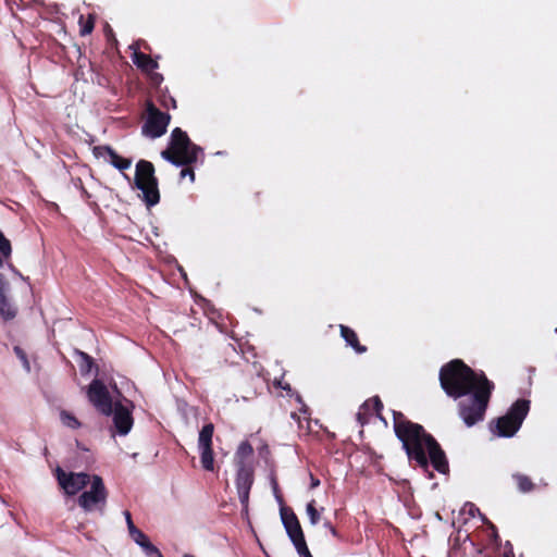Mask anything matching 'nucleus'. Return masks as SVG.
Instances as JSON below:
<instances>
[{
	"instance_id": "obj_1",
	"label": "nucleus",
	"mask_w": 557,
	"mask_h": 557,
	"mask_svg": "<svg viewBox=\"0 0 557 557\" xmlns=\"http://www.w3.org/2000/svg\"><path fill=\"white\" fill-rule=\"evenodd\" d=\"M442 389L453 399H460L458 413L468 428L485 418L495 388L483 371H474L461 359L442 366L438 374Z\"/></svg>"
},
{
	"instance_id": "obj_2",
	"label": "nucleus",
	"mask_w": 557,
	"mask_h": 557,
	"mask_svg": "<svg viewBox=\"0 0 557 557\" xmlns=\"http://www.w3.org/2000/svg\"><path fill=\"white\" fill-rule=\"evenodd\" d=\"M393 426L408 459L416 461L419 467L426 470L429 459L425 447L429 444V438L433 436L421 424L410 421L403 412L396 410H393Z\"/></svg>"
},
{
	"instance_id": "obj_3",
	"label": "nucleus",
	"mask_w": 557,
	"mask_h": 557,
	"mask_svg": "<svg viewBox=\"0 0 557 557\" xmlns=\"http://www.w3.org/2000/svg\"><path fill=\"white\" fill-rule=\"evenodd\" d=\"M135 186L143 193V199L147 207H153L159 203L158 178L154 175V166L150 161L139 160L137 162Z\"/></svg>"
},
{
	"instance_id": "obj_4",
	"label": "nucleus",
	"mask_w": 557,
	"mask_h": 557,
	"mask_svg": "<svg viewBox=\"0 0 557 557\" xmlns=\"http://www.w3.org/2000/svg\"><path fill=\"white\" fill-rule=\"evenodd\" d=\"M530 410V400L520 398L508 409L506 414L495 421L494 433L502 437H511L521 428L523 420Z\"/></svg>"
},
{
	"instance_id": "obj_5",
	"label": "nucleus",
	"mask_w": 557,
	"mask_h": 557,
	"mask_svg": "<svg viewBox=\"0 0 557 557\" xmlns=\"http://www.w3.org/2000/svg\"><path fill=\"white\" fill-rule=\"evenodd\" d=\"M89 483L90 488L78 496L77 503L86 512L99 510L102 513L107 505L109 492L102 478L98 474L91 475Z\"/></svg>"
},
{
	"instance_id": "obj_6",
	"label": "nucleus",
	"mask_w": 557,
	"mask_h": 557,
	"mask_svg": "<svg viewBox=\"0 0 557 557\" xmlns=\"http://www.w3.org/2000/svg\"><path fill=\"white\" fill-rule=\"evenodd\" d=\"M200 151L201 148L194 141H170L161 156L175 165H190L197 161Z\"/></svg>"
},
{
	"instance_id": "obj_7",
	"label": "nucleus",
	"mask_w": 557,
	"mask_h": 557,
	"mask_svg": "<svg viewBox=\"0 0 557 557\" xmlns=\"http://www.w3.org/2000/svg\"><path fill=\"white\" fill-rule=\"evenodd\" d=\"M88 400L103 416H111L114 403L107 388L100 380H94L87 391Z\"/></svg>"
},
{
	"instance_id": "obj_8",
	"label": "nucleus",
	"mask_w": 557,
	"mask_h": 557,
	"mask_svg": "<svg viewBox=\"0 0 557 557\" xmlns=\"http://www.w3.org/2000/svg\"><path fill=\"white\" fill-rule=\"evenodd\" d=\"M133 401L124 398V403L115 401L112 407L113 424L117 434L125 436L129 433L134 424Z\"/></svg>"
},
{
	"instance_id": "obj_9",
	"label": "nucleus",
	"mask_w": 557,
	"mask_h": 557,
	"mask_svg": "<svg viewBox=\"0 0 557 557\" xmlns=\"http://www.w3.org/2000/svg\"><path fill=\"white\" fill-rule=\"evenodd\" d=\"M55 476L59 485L64 490V492L72 496L77 494L84 487H86L90 480L91 475L85 472H70L66 473L62 468L58 467L55 469Z\"/></svg>"
},
{
	"instance_id": "obj_10",
	"label": "nucleus",
	"mask_w": 557,
	"mask_h": 557,
	"mask_svg": "<svg viewBox=\"0 0 557 557\" xmlns=\"http://www.w3.org/2000/svg\"><path fill=\"white\" fill-rule=\"evenodd\" d=\"M170 122V115L161 112L152 104L148 108V116L143 126V133L152 138L161 137Z\"/></svg>"
},
{
	"instance_id": "obj_11",
	"label": "nucleus",
	"mask_w": 557,
	"mask_h": 557,
	"mask_svg": "<svg viewBox=\"0 0 557 557\" xmlns=\"http://www.w3.org/2000/svg\"><path fill=\"white\" fill-rule=\"evenodd\" d=\"M235 483L243 509L247 510L249 504V494L253 484V471L250 468L240 465L237 470Z\"/></svg>"
},
{
	"instance_id": "obj_12",
	"label": "nucleus",
	"mask_w": 557,
	"mask_h": 557,
	"mask_svg": "<svg viewBox=\"0 0 557 557\" xmlns=\"http://www.w3.org/2000/svg\"><path fill=\"white\" fill-rule=\"evenodd\" d=\"M92 152L96 158H102L120 171L129 169L133 163V158L120 156L111 146H96L94 147Z\"/></svg>"
},
{
	"instance_id": "obj_13",
	"label": "nucleus",
	"mask_w": 557,
	"mask_h": 557,
	"mask_svg": "<svg viewBox=\"0 0 557 557\" xmlns=\"http://www.w3.org/2000/svg\"><path fill=\"white\" fill-rule=\"evenodd\" d=\"M429 462L440 473L446 474L449 471V465L445 451L434 437L429 438V444L425 447Z\"/></svg>"
},
{
	"instance_id": "obj_14",
	"label": "nucleus",
	"mask_w": 557,
	"mask_h": 557,
	"mask_svg": "<svg viewBox=\"0 0 557 557\" xmlns=\"http://www.w3.org/2000/svg\"><path fill=\"white\" fill-rule=\"evenodd\" d=\"M281 518L292 542H296L295 540L305 536L300 522L290 508H281Z\"/></svg>"
},
{
	"instance_id": "obj_15",
	"label": "nucleus",
	"mask_w": 557,
	"mask_h": 557,
	"mask_svg": "<svg viewBox=\"0 0 557 557\" xmlns=\"http://www.w3.org/2000/svg\"><path fill=\"white\" fill-rule=\"evenodd\" d=\"M132 60L134 64L145 73H150L159 67L157 60L140 51H134Z\"/></svg>"
},
{
	"instance_id": "obj_16",
	"label": "nucleus",
	"mask_w": 557,
	"mask_h": 557,
	"mask_svg": "<svg viewBox=\"0 0 557 557\" xmlns=\"http://www.w3.org/2000/svg\"><path fill=\"white\" fill-rule=\"evenodd\" d=\"M341 336L345 342L351 346L356 352L363 354L367 351V347L361 345L357 333L347 325H339Z\"/></svg>"
},
{
	"instance_id": "obj_17",
	"label": "nucleus",
	"mask_w": 557,
	"mask_h": 557,
	"mask_svg": "<svg viewBox=\"0 0 557 557\" xmlns=\"http://www.w3.org/2000/svg\"><path fill=\"white\" fill-rule=\"evenodd\" d=\"M139 536L140 537L135 535L132 537V540L144 549L148 557H163L160 549L150 542L148 536L143 531L139 532Z\"/></svg>"
},
{
	"instance_id": "obj_18",
	"label": "nucleus",
	"mask_w": 557,
	"mask_h": 557,
	"mask_svg": "<svg viewBox=\"0 0 557 557\" xmlns=\"http://www.w3.org/2000/svg\"><path fill=\"white\" fill-rule=\"evenodd\" d=\"M213 445L198 446L200 463L203 470L213 472L215 470Z\"/></svg>"
},
{
	"instance_id": "obj_19",
	"label": "nucleus",
	"mask_w": 557,
	"mask_h": 557,
	"mask_svg": "<svg viewBox=\"0 0 557 557\" xmlns=\"http://www.w3.org/2000/svg\"><path fill=\"white\" fill-rule=\"evenodd\" d=\"M12 255L11 242L0 231V268L7 263Z\"/></svg>"
},
{
	"instance_id": "obj_20",
	"label": "nucleus",
	"mask_w": 557,
	"mask_h": 557,
	"mask_svg": "<svg viewBox=\"0 0 557 557\" xmlns=\"http://www.w3.org/2000/svg\"><path fill=\"white\" fill-rule=\"evenodd\" d=\"M214 433V424L209 422L199 431L198 446L213 445L212 438Z\"/></svg>"
},
{
	"instance_id": "obj_21",
	"label": "nucleus",
	"mask_w": 557,
	"mask_h": 557,
	"mask_svg": "<svg viewBox=\"0 0 557 557\" xmlns=\"http://www.w3.org/2000/svg\"><path fill=\"white\" fill-rule=\"evenodd\" d=\"M512 479L517 483L518 490L521 493H530L534 491L535 484L532 482V480L522 473H513Z\"/></svg>"
},
{
	"instance_id": "obj_22",
	"label": "nucleus",
	"mask_w": 557,
	"mask_h": 557,
	"mask_svg": "<svg viewBox=\"0 0 557 557\" xmlns=\"http://www.w3.org/2000/svg\"><path fill=\"white\" fill-rule=\"evenodd\" d=\"M0 315L5 320H12L16 315V310L10 304L5 294L0 295Z\"/></svg>"
},
{
	"instance_id": "obj_23",
	"label": "nucleus",
	"mask_w": 557,
	"mask_h": 557,
	"mask_svg": "<svg viewBox=\"0 0 557 557\" xmlns=\"http://www.w3.org/2000/svg\"><path fill=\"white\" fill-rule=\"evenodd\" d=\"M78 23L81 36H87L91 34L95 28V16L92 14H89L87 17L81 15Z\"/></svg>"
},
{
	"instance_id": "obj_24",
	"label": "nucleus",
	"mask_w": 557,
	"mask_h": 557,
	"mask_svg": "<svg viewBox=\"0 0 557 557\" xmlns=\"http://www.w3.org/2000/svg\"><path fill=\"white\" fill-rule=\"evenodd\" d=\"M253 454V448L250 445L249 442L244 441L239 444L237 450H236V457L240 460V463L243 465V461Z\"/></svg>"
},
{
	"instance_id": "obj_25",
	"label": "nucleus",
	"mask_w": 557,
	"mask_h": 557,
	"mask_svg": "<svg viewBox=\"0 0 557 557\" xmlns=\"http://www.w3.org/2000/svg\"><path fill=\"white\" fill-rule=\"evenodd\" d=\"M363 407L367 409L371 408L377 417H381L383 403L379 396H373L363 404Z\"/></svg>"
},
{
	"instance_id": "obj_26",
	"label": "nucleus",
	"mask_w": 557,
	"mask_h": 557,
	"mask_svg": "<svg viewBox=\"0 0 557 557\" xmlns=\"http://www.w3.org/2000/svg\"><path fill=\"white\" fill-rule=\"evenodd\" d=\"M61 420L64 425L71 428L73 430H76L81 426V422L77 420V418L65 410H63L61 412Z\"/></svg>"
},
{
	"instance_id": "obj_27",
	"label": "nucleus",
	"mask_w": 557,
	"mask_h": 557,
	"mask_svg": "<svg viewBox=\"0 0 557 557\" xmlns=\"http://www.w3.org/2000/svg\"><path fill=\"white\" fill-rule=\"evenodd\" d=\"M296 542H293L297 553L300 557H313L307 546L305 536L295 540Z\"/></svg>"
},
{
	"instance_id": "obj_28",
	"label": "nucleus",
	"mask_w": 557,
	"mask_h": 557,
	"mask_svg": "<svg viewBox=\"0 0 557 557\" xmlns=\"http://www.w3.org/2000/svg\"><path fill=\"white\" fill-rule=\"evenodd\" d=\"M307 513L309 516L311 524L314 525L320 521L321 517L319 510L315 508V500L312 499L310 503H308Z\"/></svg>"
},
{
	"instance_id": "obj_29",
	"label": "nucleus",
	"mask_w": 557,
	"mask_h": 557,
	"mask_svg": "<svg viewBox=\"0 0 557 557\" xmlns=\"http://www.w3.org/2000/svg\"><path fill=\"white\" fill-rule=\"evenodd\" d=\"M82 362L79 363L81 371L87 373L94 366V359L86 352L79 351Z\"/></svg>"
},
{
	"instance_id": "obj_30",
	"label": "nucleus",
	"mask_w": 557,
	"mask_h": 557,
	"mask_svg": "<svg viewBox=\"0 0 557 557\" xmlns=\"http://www.w3.org/2000/svg\"><path fill=\"white\" fill-rule=\"evenodd\" d=\"M125 518H126V522H127V529H128L129 536L133 537V536L137 535L138 537H140L139 532L141 530L136 528V525L134 524V522L132 520V515L129 511H125Z\"/></svg>"
},
{
	"instance_id": "obj_31",
	"label": "nucleus",
	"mask_w": 557,
	"mask_h": 557,
	"mask_svg": "<svg viewBox=\"0 0 557 557\" xmlns=\"http://www.w3.org/2000/svg\"><path fill=\"white\" fill-rule=\"evenodd\" d=\"M14 352L16 354V356L23 362L25 369L29 372L30 371V364H29V361L27 359V355L25 354V351L21 347L15 346L14 347Z\"/></svg>"
},
{
	"instance_id": "obj_32",
	"label": "nucleus",
	"mask_w": 557,
	"mask_h": 557,
	"mask_svg": "<svg viewBox=\"0 0 557 557\" xmlns=\"http://www.w3.org/2000/svg\"><path fill=\"white\" fill-rule=\"evenodd\" d=\"M149 75V81H150V84L154 87H159L160 84L162 83L163 81V76L162 74L160 73H157L154 71L150 72V73H147Z\"/></svg>"
},
{
	"instance_id": "obj_33",
	"label": "nucleus",
	"mask_w": 557,
	"mask_h": 557,
	"mask_svg": "<svg viewBox=\"0 0 557 557\" xmlns=\"http://www.w3.org/2000/svg\"><path fill=\"white\" fill-rule=\"evenodd\" d=\"M169 139H189L186 132L182 131L180 127H176L172 131Z\"/></svg>"
},
{
	"instance_id": "obj_34",
	"label": "nucleus",
	"mask_w": 557,
	"mask_h": 557,
	"mask_svg": "<svg viewBox=\"0 0 557 557\" xmlns=\"http://www.w3.org/2000/svg\"><path fill=\"white\" fill-rule=\"evenodd\" d=\"M185 168L182 169L180 175L182 178L188 176L190 182L194 183L195 182V171L193 168L188 166V165H184Z\"/></svg>"
},
{
	"instance_id": "obj_35",
	"label": "nucleus",
	"mask_w": 557,
	"mask_h": 557,
	"mask_svg": "<svg viewBox=\"0 0 557 557\" xmlns=\"http://www.w3.org/2000/svg\"><path fill=\"white\" fill-rule=\"evenodd\" d=\"M9 283L5 280L4 275L0 273V295L5 294L8 290Z\"/></svg>"
},
{
	"instance_id": "obj_36",
	"label": "nucleus",
	"mask_w": 557,
	"mask_h": 557,
	"mask_svg": "<svg viewBox=\"0 0 557 557\" xmlns=\"http://www.w3.org/2000/svg\"><path fill=\"white\" fill-rule=\"evenodd\" d=\"M310 488H317L319 485H320V480L315 476H313V474H310Z\"/></svg>"
},
{
	"instance_id": "obj_37",
	"label": "nucleus",
	"mask_w": 557,
	"mask_h": 557,
	"mask_svg": "<svg viewBox=\"0 0 557 557\" xmlns=\"http://www.w3.org/2000/svg\"><path fill=\"white\" fill-rule=\"evenodd\" d=\"M278 386L287 392H290V385L289 384H282V382H278Z\"/></svg>"
},
{
	"instance_id": "obj_38",
	"label": "nucleus",
	"mask_w": 557,
	"mask_h": 557,
	"mask_svg": "<svg viewBox=\"0 0 557 557\" xmlns=\"http://www.w3.org/2000/svg\"><path fill=\"white\" fill-rule=\"evenodd\" d=\"M326 527H329V530H331L333 535H336V530L331 523H325Z\"/></svg>"
},
{
	"instance_id": "obj_39",
	"label": "nucleus",
	"mask_w": 557,
	"mask_h": 557,
	"mask_svg": "<svg viewBox=\"0 0 557 557\" xmlns=\"http://www.w3.org/2000/svg\"><path fill=\"white\" fill-rule=\"evenodd\" d=\"M504 557H515V554L512 550H507L504 553Z\"/></svg>"
},
{
	"instance_id": "obj_40",
	"label": "nucleus",
	"mask_w": 557,
	"mask_h": 557,
	"mask_svg": "<svg viewBox=\"0 0 557 557\" xmlns=\"http://www.w3.org/2000/svg\"><path fill=\"white\" fill-rule=\"evenodd\" d=\"M472 545L475 547V550H476L478 554L481 555L483 553V550H484L483 547H476L473 543H472Z\"/></svg>"
},
{
	"instance_id": "obj_41",
	"label": "nucleus",
	"mask_w": 557,
	"mask_h": 557,
	"mask_svg": "<svg viewBox=\"0 0 557 557\" xmlns=\"http://www.w3.org/2000/svg\"><path fill=\"white\" fill-rule=\"evenodd\" d=\"M492 528H493L494 531H496L494 525H492ZM494 536H495V539H498L497 532H495Z\"/></svg>"
},
{
	"instance_id": "obj_42",
	"label": "nucleus",
	"mask_w": 557,
	"mask_h": 557,
	"mask_svg": "<svg viewBox=\"0 0 557 557\" xmlns=\"http://www.w3.org/2000/svg\"><path fill=\"white\" fill-rule=\"evenodd\" d=\"M83 193H84V195H86V197H89V194L87 193L86 189H83Z\"/></svg>"
},
{
	"instance_id": "obj_43",
	"label": "nucleus",
	"mask_w": 557,
	"mask_h": 557,
	"mask_svg": "<svg viewBox=\"0 0 557 557\" xmlns=\"http://www.w3.org/2000/svg\"><path fill=\"white\" fill-rule=\"evenodd\" d=\"M183 557H195V556L190 555V554H185V555H183Z\"/></svg>"
},
{
	"instance_id": "obj_44",
	"label": "nucleus",
	"mask_w": 557,
	"mask_h": 557,
	"mask_svg": "<svg viewBox=\"0 0 557 557\" xmlns=\"http://www.w3.org/2000/svg\"><path fill=\"white\" fill-rule=\"evenodd\" d=\"M297 400H298L299 403H302L301 396H299V395H298V396H297Z\"/></svg>"
},
{
	"instance_id": "obj_45",
	"label": "nucleus",
	"mask_w": 557,
	"mask_h": 557,
	"mask_svg": "<svg viewBox=\"0 0 557 557\" xmlns=\"http://www.w3.org/2000/svg\"><path fill=\"white\" fill-rule=\"evenodd\" d=\"M484 557H488V556H484Z\"/></svg>"
}]
</instances>
